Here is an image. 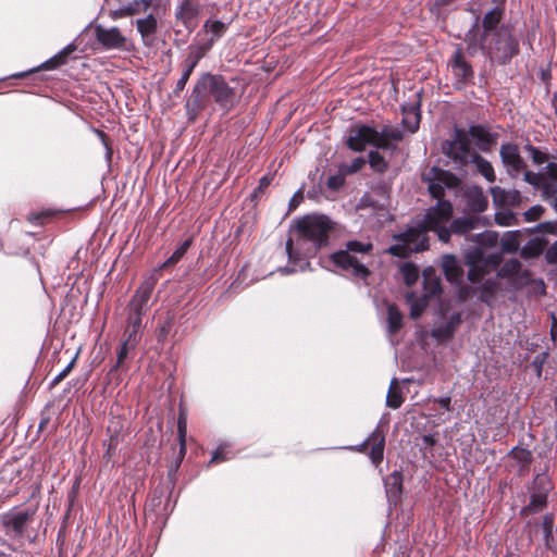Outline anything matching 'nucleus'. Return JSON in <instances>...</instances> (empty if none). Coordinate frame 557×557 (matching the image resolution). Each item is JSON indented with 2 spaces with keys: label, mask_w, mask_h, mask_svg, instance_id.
<instances>
[{
  "label": "nucleus",
  "mask_w": 557,
  "mask_h": 557,
  "mask_svg": "<svg viewBox=\"0 0 557 557\" xmlns=\"http://www.w3.org/2000/svg\"><path fill=\"white\" fill-rule=\"evenodd\" d=\"M136 27L139 34L141 35L144 41L147 44L148 40H152L154 34L158 29V21L154 15L149 14L144 18H138L136 21Z\"/></svg>",
  "instance_id": "obj_28"
},
{
  "label": "nucleus",
  "mask_w": 557,
  "mask_h": 557,
  "mask_svg": "<svg viewBox=\"0 0 557 557\" xmlns=\"http://www.w3.org/2000/svg\"><path fill=\"white\" fill-rule=\"evenodd\" d=\"M34 515L35 510L29 508H13L5 512L1 519L5 534L11 539H21L27 525L33 521Z\"/></svg>",
  "instance_id": "obj_9"
},
{
  "label": "nucleus",
  "mask_w": 557,
  "mask_h": 557,
  "mask_svg": "<svg viewBox=\"0 0 557 557\" xmlns=\"http://www.w3.org/2000/svg\"><path fill=\"white\" fill-rule=\"evenodd\" d=\"M108 432L110 433V436L103 443V445L107 446V450L104 453L106 458H110L115 453V450L120 444L119 429L115 428L112 431L111 426H108Z\"/></svg>",
  "instance_id": "obj_45"
},
{
  "label": "nucleus",
  "mask_w": 557,
  "mask_h": 557,
  "mask_svg": "<svg viewBox=\"0 0 557 557\" xmlns=\"http://www.w3.org/2000/svg\"><path fill=\"white\" fill-rule=\"evenodd\" d=\"M499 156L508 175L516 178L527 169V163L520 154L519 146L513 143L502 144Z\"/></svg>",
  "instance_id": "obj_14"
},
{
  "label": "nucleus",
  "mask_w": 557,
  "mask_h": 557,
  "mask_svg": "<svg viewBox=\"0 0 557 557\" xmlns=\"http://www.w3.org/2000/svg\"><path fill=\"white\" fill-rule=\"evenodd\" d=\"M422 181L428 183V190L432 198L437 199V201H446L444 199V186L438 181H434V175H430V173L423 175Z\"/></svg>",
  "instance_id": "obj_38"
},
{
  "label": "nucleus",
  "mask_w": 557,
  "mask_h": 557,
  "mask_svg": "<svg viewBox=\"0 0 557 557\" xmlns=\"http://www.w3.org/2000/svg\"><path fill=\"white\" fill-rule=\"evenodd\" d=\"M333 230V222L322 214L305 215L295 224L298 238L310 242L315 250L329 244V237Z\"/></svg>",
  "instance_id": "obj_3"
},
{
  "label": "nucleus",
  "mask_w": 557,
  "mask_h": 557,
  "mask_svg": "<svg viewBox=\"0 0 557 557\" xmlns=\"http://www.w3.org/2000/svg\"><path fill=\"white\" fill-rule=\"evenodd\" d=\"M442 152L455 163L457 169L468 165L472 154L476 153L472 149L467 131L458 127L454 129L451 139L442 143Z\"/></svg>",
  "instance_id": "obj_7"
},
{
  "label": "nucleus",
  "mask_w": 557,
  "mask_h": 557,
  "mask_svg": "<svg viewBox=\"0 0 557 557\" xmlns=\"http://www.w3.org/2000/svg\"><path fill=\"white\" fill-rule=\"evenodd\" d=\"M497 275L502 278H528L530 273L522 270L521 262L518 259H510L506 261L498 270Z\"/></svg>",
  "instance_id": "obj_25"
},
{
  "label": "nucleus",
  "mask_w": 557,
  "mask_h": 557,
  "mask_svg": "<svg viewBox=\"0 0 557 557\" xmlns=\"http://www.w3.org/2000/svg\"><path fill=\"white\" fill-rule=\"evenodd\" d=\"M548 242L545 238L534 237L528 240V243L521 248L520 256L523 259H533L537 258L545 247L547 246Z\"/></svg>",
  "instance_id": "obj_29"
},
{
  "label": "nucleus",
  "mask_w": 557,
  "mask_h": 557,
  "mask_svg": "<svg viewBox=\"0 0 557 557\" xmlns=\"http://www.w3.org/2000/svg\"><path fill=\"white\" fill-rule=\"evenodd\" d=\"M461 318L462 315H436L430 331L425 327H419L416 331L417 343L421 348L425 349L429 336H431L438 345L449 342L453 339L455 332L462 323Z\"/></svg>",
  "instance_id": "obj_4"
},
{
  "label": "nucleus",
  "mask_w": 557,
  "mask_h": 557,
  "mask_svg": "<svg viewBox=\"0 0 557 557\" xmlns=\"http://www.w3.org/2000/svg\"><path fill=\"white\" fill-rule=\"evenodd\" d=\"M510 454H512L513 458L523 465H528L532 460L531 451L524 448L518 449V447H515Z\"/></svg>",
  "instance_id": "obj_61"
},
{
  "label": "nucleus",
  "mask_w": 557,
  "mask_h": 557,
  "mask_svg": "<svg viewBox=\"0 0 557 557\" xmlns=\"http://www.w3.org/2000/svg\"><path fill=\"white\" fill-rule=\"evenodd\" d=\"M330 259L336 268L350 273L354 277L367 280L371 274L370 270L362 263L358 256L351 255L343 249L333 252Z\"/></svg>",
  "instance_id": "obj_10"
},
{
  "label": "nucleus",
  "mask_w": 557,
  "mask_h": 557,
  "mask_svg": "<svg viewBox=\"0 0 557 557\" xmlns=\"http://www.w3.org/2000/svg\"><path fill=\"white\" fill-rule=\"evenodd\" d=\"M522 232L521 231H509L506 232L500 239V248L504 253H516L521 244Z\"/></svg>",
  "instance_id": "obj_30"
},
{
  "label": "nucleus",
  "mask_w": 557,
  "mask_h": 557,
  "mask_svg": "<svg viewBox=\"0 0 557 557\" xmlns=\"http://www.w3.org/2000/svg\"><path fill=\"white\" fill-rule=\"evenodd\" d=\"M493 201L496 206L505 207H518L521 203V194L517 189L506 190L499 186H495L491 189Z\"/></svg>",
  "instance_id": "obj_21"
},
{
  "label": "nucleus",
  "mask_w": 557,
  "mask_h": 557,
  "mask_svg": "<svg viewBox=\"0 0 557 557\" xmlns=\"http://www.w3.org/2000/svg\"><path fill=\"white\" fill-rule=\"evenodd\" d=\"M495 222L500 226H510L519 223L516 214L507 208H503L495 213Z\"/></svg>",
  "instance_id": "obj_41"
},
{
  "label": "nucleus",
  "mask_w": 557,
  "mask_h": 557,
  "mask_svg": "<svg viewBox=\"0 0 557 557\" xmlns=\"http://www.w3.org/2000/svg\"><path fill=\"white\" fill-rule=\"evenodd\" d=\"M454 208L450 201H437L433 207L426 209L421 224L426 232H433L442 243H449L447 223L451 220Z\"/></svg>",
  "instance_id": "obj_6"
},
{
  "label": "nucleus",
  "mask_w": 557,
  "mask_h": 557,
  "mask_svg": "<svg viewBox=\"0 0 557 557\" xmlns=\"http://www.w3.org/2000/svg\"><path fill=\"white\" fill-rule=\"evenodd\" d=\"M78 354L79 351H77L72 360L67 363V366L50 381L49 388L57 386L72 371L77 360Z\"/></svg>",
  "instance_id": "obj_54"
},
{
  "label": "nucleus",
  "mask_w": 557,
  "mask_h": 557,
  "mask_svg": "<svg viewBox=\"0 0 557 557\" xmlns=\"http://www.w3.org/2000/svg\"><path fill=\"white\" fill-rule=\"evenodd\" d=\"M553 525H554V515L553 513L544 515L543 519H542L543 539L545 541V546L549 549L552 548L550 542L553 540Z\"/></svg>",
  "instance_id": "obj_44"
},
{
  "label": "nucleus",
  "mask_w": 557,
  "mask_h": 557,
  "mask_svg": "<svg viewBox=\"0 0 557 557\" xmlns=\"http://www.w3.org/2000/svg\"><path fill=\"white\" fill-rule=\"evenodd\" d=\"M194 243V237L193 236H189L188 238H186L175 250L174 252L171 255V257L169 259H166L163 263H161L157 269H154L153 271H156L159 275H161V272L169 269V268H172L174 267L176 263H178L182 258L185 256V253L188 251V249L190 248V246L193 245Z\"/></svg>",
  "instance_id": "obj_26"
},
{
  "label": "nucleus",
  "mask_w": 557,
  "mask_h": 557,
  "mask_svg": "<svg viewBox=\"0 0 557 557\" xmlns=\"http://www.w3.org/2000/svg\"><path fill=\"white\" fill-rule=\"evenodd\" d=\"M129 327L124 332V338L127 342H132V348H135L141 338V318L140 315H136L134 319L129 320Z\"/></svg>",
  "instance_id": "obj_34"
},
{
  "label": "nucleus",
  "mask_w": 557,
  "mask_h": 557,
  "mask_svg": "<svg viewBox=\"0 0 557 557\" xmlns=\"http://www.w3.org/2000/svg\"><path fill=\"white\" fill-rule=\"evenodd\" d=\"M54 212L51 210H44L41 212L30 213L27 218L28 222L36 225H44L47 220L51 219Z\"/></svg>",
  "instance_id": "obj_56"
},
{
  "label": "nucleus",
  "mask_w": 557,
  "mask_h": 557,
  "mask_svg": "<svg viewBox=\"0 0 557 557\" xmlns=\"http://www.w3.org/2000/svg\"><path fill=\"white\" fill-rule=\"evenodd\" d=\"M426 230L421 224V222L414 226L410 227L407 231L399 233L395 236V239L398 242H404L409 246L411 244H416L414 251L420 252L429 249V238L425 236Z\"/></svg>",
  "instance_id": "obj_18"
},
{
  "label": "nucleus",
  "mask_w": 557,
  "mask_h": 557,
  "mask_svg": "<svg viewBox=\"0 0 557 557\" xmlns=\"http://www.w3.org/2000/svg\"><path fill=\"white\" fill-rule=\"evenodd\" d=\"M345 176L346 174L341 171L335 175H331L326 182L327 187L334 191L341 189L345 184Z\"/></svg>",
  "instance_id": "obj_59"
},
{
  "label": "nucleus",
  "mask_w": 557,
  "mask_h": 557,
  "mask_svg": "<svg viewBox=\"0 0 557 557\" xmlns=\"http://www.w3.org/2000/svg\"><path fill=\"white\" fill-rule=\"evenodd\" d=\"M214 102L220 110L228 113L238 103L235 88L221 74L202 73L195 82L185 102L187 120L194 123Z\"/></svg>",
  "instance_id": "obj_2"
},
{
  "label": "nucleus",
  "mask_w": 557,
  "mask_h": 557,
  "mask_svg": "<svg viewBox=\"0 0 557 557\" xmlns=\"http://www.w3.org/2000/svg\"><path fill=\"white\" fill-rule=\"evenodd\" d=\"M95 37L104 50H123L126 47L127 39L117 27L106 28L102 25H97Z\"/></svg>",
  "instance_id": "obj_15"
},
{
  "label": "nucleus",
  "mask_w": 557,
  "mask_h": 557,
  "mask_svg": "<svg viewBox=\"0 0 557 557\" xmlns=\"http://www.w3.org/2000/svg\"><path fill=\"white\" fill-rule=\"evenodd\" d=\"M470 163H474L480 174H482L487 182L493 183L496 181V175L492 163L484 159L481 154L473 153Z\"/></svg>",
  "instance_id": "obj_32"
},
{
  "label": "nucleus",
  "mask_w": 557,
  "mask_h": 557,
  "mask_svg": "<svg viewBox=\"0 0 557 557\" xmlns=\"http://www.w3.org/2000/svg\"><path fill=\"white\" fill-rule=\"evenodd\" d=\"M475 242L488 246H494L497 243L498 235L495 232L481 233L475 236Z\"/></svg>",
  "instance_id": "obj_63"
},
{
  "label": "nucleus",
  "mask_w": 557,
  "mask_h": 557,
  "mask_svg": "<svg viewBox=\"0 0 557 557\" xmlns=\"http://www.w3.org/2000/svg\"><path fill=\"white\" fill-rule=\"evenodd\" d=\"M549 354L547 350H543L541 352H539L531 366L532 368L534 369V372H535V375L540 379L542 376V373H543V368H544V364L546 363L547 361V358H548Z\"/></svg>",
  "instance_id": "obj_53"
},
{
  "label": "nucleus",
  "mask_w": 557,
  "mask_h": 557,
  "mask_svg": "<svg viewBox=\"0 0 557 557\" xmlns=\"http://www.w3.org/2000/svg\"><path fill=\"white\" fill-rule=\"evenodd\" d=\"M351 255L358 256H368L373 250V244L371 242H360V240H348L345 244V248L343 249Z\"/></svg>",
  "instance_id": "obj_35"
},
{
  "label": "nucleus",
  "mask_w": 557,
  "mask_h": 557,
  "mask_svg": "<svg viewBox=\"0 0 557 557\" xmlns=\"http://www.w3.org/2000/svg\"><path fill=\"white\" fill-rule=\"evenodd\" d=\"M449 65L451 73L457 82L462 84L471 83L474 78V72L472 65L466 60L465 52L461 46H458L454 51Z\"/></svg>",
  "instance_id": "obj_16"
},
{
  "label": "nucleus",
  "mask_w": 557,
  "mask_h": 557,
  "mask_svg": "<svg viewBox=\"0 0 557 557\" xmlns=\"http://www.w3.org/2000/svg\"><path fill=\"white\" fill-rule=\"evenodd\" d=\"M368 445H372L369 451V458L371 462L377 467L383 461L385 448V434L380 430V425H377L363 442L350 446L349 448L358 453H364Z\"/></svg>",
  "instance_id": "obj_13"
},
{
  "label": "nucleus",
  "mask_w": 557,
  "mask_h": 557,
  "mask_svg": "<svg viewBox=\"0 0 557 557\" xmlns=\"http://www.w3.org/2000/svg\"><path fill=\"white\" fill-rule=\"evenodd\" d=\"M366 165V159L363 157H357L352 159L349 164H342L341 172H344L346 175H352L359 172Z\"/></svg>",
  "instance_id": "obj_49"
},
{
  "label": "nucleus",
  "mask_w": 557,
  "mask_h": 557,
  "mask_svg": "<svg viewBox=\"0 0 557 557\" xmlns=\"http://www.w3.org/2000/svg\"><path fill=\"white\" fill-rule=\"evenodd\" d=\"M403 317L404 315H387L385 320L386 332L393 345L395 344L393 336L396 335L404 325Z\"/></svg>",
  "instance_id": "obj_42"
},
{
  "label": "nucleus",
  "mask_w": 557,
  "mask_h": 557,
  "mask_svg": "<svg viewBox=\"0 0 557 557\" xmlns=\"http://www.w3.org/2000/svg\"><path fill=\"white\" fill-rule=\"evenodd\" d=\"M523 180L532 186L541 187L542 182L544 181V176L540 173H535L533 171H525L523 175Z\"/></svg>",
  "instance_id": "obj_64"
},
{
  "label": "nucleus",
  "mask_w": 557,
  "mask_h": 557,
  "mask_svg": "<svg viewBox=\"0 0 557 557\" xmlns=\"http://www.w3.org/2000/svg\"><path fill=\"white\" fill-rule=\"evenodd\" d=\"M412 251L414 250L404 242H399L398 244L392 245L387 249V253L399 258H408Z\"/></svg>",
  "instance_id": "obj_48"
},
{
  "label": "nucleus",
  "mask_w": 557,
  "mask_h": 557,
  "mask_svg": "<svg viewBox=\"0 0 557 557\" xmlns=\"http://www.w3.org/2000/svg\"><path fill=\"white\" fill-rule=\"evenodd\" d=\"M375 138L376 128L367 124H356L349 128L345 145L351 151L362 152L368 145H373Z\"/></svg>",
  "instance_id": "obj_12"
},
{
  "label": "nucleus",
  "mask_w": 557,
  "mask_h": 557,
  "mask_svg": "<svg viewBox=\"0 0 557 557\" xmlns=\"http://www.w3.org/2000/svg\"><path fill=\"white\" fill-rule=\"evenodd\" d=\"M480 219L476 216H462L457 218L450 222V225L447 227L449 232V238L453 234L455 235H466L469 232L479 227Z\"/></svg>",
  "instance_id": "obj_24"
},
{
  "label": "nucleus",
  "mask_w": 557,
  "mask_h": 557,
  "mask_svg": "<svg viewBox=\"0 0 557 557\" xmlns=\"http://www.w3.org/2000/svg\"><path fill=\"white\" fill-rule=\"evenodd\" d=\"M232 456L230 455V445L227 444H221L215 451L212 454V457L209 461V465L221 462L231 459Z\"/></svg>",
  "instance_id": "obj_52"
},
{
  "label": "nucleus",
  "mask_w": 557,
  "mask_h": 557,
  "mask_svg": "<svg viewBox=\"0 0 557 557\" xmlns=\"http://www.w3.org/2000/svg\"><path fill=\"white\" fill-rule=\"evenodd\" d=\"M469 207L473 212H484L487 208V199L482 194L471 197Z\"/></svg>",
  "instance_id": "obj_55"
},
{
  "label": "nucleus",
  "mask_w": 557,
  "mask_h": 557,
  "mask_svg": "<svg viewBox=\"0 0 557 557\" xmlns=\"http://www.w3.org/2000/svg\"><path fill=\"white\" fill-rule=\"evenodd\" d=\"M385 494L388 504L396 506L403 494V473L400 470H394L383 479Z\"/></svg>",
  "instance_id": "obj_19"
},
{
  "label": "nucleus",
  "mask_w": 557,
  "mask_h": 557,
  "mask_svg": "<svg viewBox=\"0 0 557 557\" xmlns=\"http://www.w3.org/2000/svg\"><path fill=\"white\" fill-rule=\"evenodd\" d=\"M200 13V4L193 0H182L175 12V17L181 21L186 29L194 30L197 26V17Z\"/></svg>",
  "instance_id": "obj_17"
},
{
  "label": "nucleus",
  "mask_w": 557,
  "mask_h": 557,
  "mask_svg": "<svg viewBox=\"0 0 557 557\" xmlns=\"http://www.w3.org/2000/svg\"><path fill=\"white\" fill-rule=\"evenodd\" d=\"M60 63L58 62V59L55 55L44 62L41 65H39L37 69L30 70L29 72H23L14 74L12 77L14 78H24L30 73H35L37 71L44 70V71H51L60 67Z\"/></svg>",
  "instance_id": "obj_46"
},
{
  "label": "nucleus",
  "mask_w": 557,
  "mask_h": 557,
  "mask_svg": "<svg viewBox=\"0 0 557 557\" xmlns=\"http://www.w3.org/2000/svg\"><path fill=\"white\" fill-rule=\"evenodd\" d=\"M400 273L404 280V283L407 286H412L417 283L419 278V269L418 267L412 262H405L400 267Z\"/></svg>",
  "instance_id": "obj_39"
},
{
  "label": "nucleus",
  "mask_w": 557,
  "mask_h": 557,
  "mask_svg": "<svg viewBox=\"0 0 557 557\" xmlns=\"http://www.w3.org/2000/svg\"><path fill=\"white\" fill-rule=\"evenodd\" d=\"M466 11L474 22L466 32L467 53L481 52L490 61L507 65L520 53V38L512 24H504L506 0H470Z\"/></svg>",
  "instance_id": "obj_1"
},
{
  "label": "nucleus",
  "mask_w": 557,
  "mask_h": 557,
  "mask_svg": "<svg viewBox=\"0 0 557 557\" xmlns=\"http://www.w3.org/2000/svg\"><path fill=\"white\" fill-rule=\"evenodd\" d=\"M430 175H434V181H438L443 186L448 188H456L460 185V178L450 171L433 166L430 170Z\"/></svg>",
  "instance_id": "obj_31"
},
{
  "label": "nucleus",
  "mask_w": 557,
  "mask_h": 557,
  "mask_svg": "<svg viewBox=\"0 0 557 557\" xmlns=\"http://www.w3.org/2000/svg\"><path fill=\"white\" fill-rule=\"evenodd\" d=\"M423 283L422 293L417 295L411 293L408 295V302L410 304V313H423L432 300L438 301L443 288L441 277L432 267H428L422 272Z\"/></svg>",
  "instance_id": "obj_5"
},
{
  "label": "nucleus",
  "mask_w": 557,
  "mask_h": 557,
  "mask_svg": "<svg viewBox=\"0 0 557 557\" xmlns=\"http://www.w3.org/2000/svg\"><path fill=\"white\" fill-rule=\"evenodd\" d=\"M467 133L469 134V138L472 137L476 140V145L482 151H488L492 145L495 144V136L492 135L483 125H470Z\"/></svg>",
  "instance_id": "obj_23"
},
{
  "label": "nucleus",
  "mask_w": 557,
  "mask_h": 557,
  "mask_svg": "<svg viewBox=\"0 0 557 557\" xmlns=\"http://www.w3.org/2000/svg\"><path fill=\"white\" fill-rule=\"evenodd\" d=\"M547 505V493L545 492H534L530 496V503L527 510H531L532 512L541 511Z\"/></svg>",
  "instance_id": "obj_43"
},
{
  "label": "nucleus",
  "mask_w": 557,
  "mask_h": 557,
  "mask_svg": "<svg viewBox=\"0 0 557 557\" xmlns=\"http://www.w3.org/2000/svg\"><path fill=\"white\" fill-rule=\"evenodd\" d=\"M442 269L446 280L449 282H458L463 273L456 257L453 255H446L443 258Z\"/></svg>",
  "instance_id": "obj_27"
},
{
  "label": "nucleus",
  "mask_w": 557,
  "mask_h": 557,
  "mask_svg": "<svg viewBox=\"0 0 557 557\" xmlns=\"http://www.w3.org/2000/svg\"><path fill=\"white\" fill-rule=\"evenodd\" d=\"M181 69H182V75L178 78V81L176 82V85H175V87L173 89V94L175 96H180L181 92L185 89L186 84L188 83L189 77H190V75L194 72L193 69H189L188 66H186V65H184L182 63H181Z\"/></svg>",
  "instance_id": "obj_47"
},
{
  "label": "nucleus",
  "mask_w": 557,
  "mask_h": 557,
  "mask_svg": "<svg viewBox=\"0 0 557 557\" xmlns=\"http://www.w3.org/2000/svg\"><path fill=\"white\" fill-rule=\"evenodd\" d=\"M205 27L210 29L211 33H213L214 37V41L220 38L226 30V24H224L223 22L221 21H213V22H210V21H207L206 24H205Z\"/></svg>",
  "instance_id": "obj_58"
},
{
  "label": "nucleus",
  "mask_w": 557,
  "mask_h": 557,
  "mask_svg": "<svg viewBox=\"0 0 557 557\" xmlns=\"http://www.w3.org/2000/svg\"><path fill=\"white\" fill-rule=\"evenodd\" d=\"M160 276L161 275L153 271L143 281L129 301L128 307L131 313H145L146 311L150 310L149 301Z\"/></svg>",
  "instance_id": "obj_11"
},
{
  "label": "nucleus",
  "mask_w": 557,
  "mask_h": 557,
  "mask_svg": "<svg viewBox=\"0 0 557 557\" xmlns=\"http://www.w3.org/2000/svg\"><path fill=\"white\" fill-rule=\"evenodd\" d=\"M524 150L530 153L533 163L540 165L548 160L547 153L543 152L539 147L531 144L524 146Z\"/></svg>",
  "instance_id": "obj_50"
},
{
  "label": "nucleus",
  "mask_w": 557,
  "mask_h": 557,
  "mask_svg": "<svg viewBox=\"0 0 557 557\" xmlns=\"http://www.w3.org/2000/svg\"><path fill=\"white\" fill-rule=\"evenodd\" d=\"M214 39L211 38L209 41L202 45H190L188 47V53L183 60L182 64L195 70L200 60L206 57L208 51L212 48Z\"/></svg>",
  "instance_id": "obj_22"
},
{
  "label": "nucleus",
  "mask_w": 557,
  "mask_h": 557,
  "mask_svg": "<svg viewBox=\"0 0 557 557\" xmlns=\"http://www.w3.org/2000/svg\"><path fill=\"white\" fill-rule=\"evenodd\" d=\"M502 261L500 253L485 255L481 248H475L466 255V263L469 265L468 280L480 283L486 274L498 269Z\"/></svg>",
  "instance_id": "obj_8"
},
{
  "label": "nucleus",
  "mask_w": 557,
  "mask_h": 557,
  "mask_svg": "<svg viewBox=\"0 0 557 557\" xmlns=\"http://www.w3.org/2000/svg\"><path fill=\"white\" fill-rule=\"evenodd\" d=\"M544 212H545L544 207H542L541 205H535V206L531 207L529 210H527L523 213V216L527 222H534V221L539 220L544 214Z\"/></svg>",
  "instance_id": "obj_60"
},
{
  "label": "nucleus",
  "mask_w": 557,
  "mask_h": 557,
  "mask_svg": "<svg viewBox=\"0 0 557 557\" xmlns=\"http://www.w3.org/2000/svg\"><path fill=\"white\" fill-rule=\"evenodd\" d=\"M396 385H397V380H396V377H393L391 381L388 392H387V396H386V406L392 409H398L404 403L401 393L396 387Z\"/></svg>",
  "instance_id": "obj_36"
},
{
  "label": "nucleus",
  "mask_w": 557,
  "mask_h": 557,
  "mask_svg": "<svg viewBox=\"0 0 557 557\" xmlns=\"http://www.w3.org/2000/svg\"><path fill=\"white\" fill-rule=\"evenodd\" d=\"M403 140V132L398 128L384 127L381 132L376 129V138L373 139V145L382 150H396L397 146L392 141Z\"/></svg>",
  "instance_id": "obj_20"
},
{
  "label": "nucleus",
  "mask_w": 557,
  "mask_h": 557,
  "mask_svg": "<svg viewBox=\"0 0 557 557\" xmlns=\"http://www.w3.org/2000/svg\"><path fill=\"white\" fill-rule=\"evenodd\" d=\"M129 349H133L132 348V342H127V339L123 338V341H122V343L120 345V348L117 350L116 362L113 366V368L111 369V372L116 371L122 366V363L127 358Z\"/></svg>",
  "instance_id": "obj_51"
},
{
  "label": "nucleus",
  "mask_w": 557,
  "mask_h": 557,
  "mask_svg": "<svg viewBox=\"0 0 557 557\" xmlns=\"http://www.w3.org/2000/svg\"><path fill=\"white\" fill-rule=\"evenodd\" d=\"M186 434H187V413L180 408L177 417V436L180 442V457L183 458L186 453Z\"/></svg>",
  "instance_id": "obj_33"
},
{
  "label": "nucleus",
  "mask_w": 557,
  "mask_h": 557,
  "mask_svg": "<svg viewBox=\"0 0 557 557\" xmlns=\"http://www.w3.org/2000/svg\"><path fill=\"white\" fill-rule=\"evenodd\" d=\"M368 161H369L370 168L375 173L384 174L388 170V162L377 150H371L368 153Z\"/></svg>",
  "instance_id": "obj_37"
},
{
  "label": "nucleus",
  "mask_w": 557,
  "mask_h": 557,
  "mask_svg": "<svg viewBox=\"0 0 557 557\" xmlns=\"http://www.w3.org/2000/svg\"><path fill=\"white\" fill-rule=\"evenodd\" d=\"M534 232L557 235V220L542 222L539 225H536L535 227L529 230L530 234L534 233Z\"/></svg>",
  "instance_id": "obj_57"
},
{
  "label": "nucleus",
  "mask_w": 557,
  "mask_h": 557,
  "mask_svg": "<svg viewBox=\"0 0 557 557\" xmlns=\"http://www.w3.org/2000/svg\"><path fill=\"white\" fill-rule=\"evenodd\" d=\"M76 49H77V46L75 44H70L55 54L58 62L60 63L61 66L67 63L69 57L73 52H75Z\"/></svg>",
  "instance_id": "obj_62"
},
{
  "label": "nucleus",
  "mask_w": 557,
  "mask_h": 557,
  "mask_svg": "<svg viewBox=\"0 0 557 557\" xmlns=\"http://www.w3.org/2000/svg\"><path fill=\"white\" fill-rule=\"evenodd\" d=\"M174 325V315H163L158 321L157 339L164 343Z\"/></svg>",
  "instance_id": "obj_40"
}]
</instances>
